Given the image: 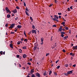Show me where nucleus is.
<instances>
[{
  "instance_id": "1",
  "label": "nucleus",
  "mask_w": 77,
  "mask_h": 77,
  "mask_svg": "<svg viewBox=\"0 0 77 77\" xmlns=\"http://www.w3.org/2000/svg\"><path fill=\"white\" fill-rule=\"evenodd\" d=\"M15 26V24H12L11 26H10L9 27V29H12V28H13V27H14Z\"/></svg>"
},
{
  "instance_id": "2",
  "label": "nucleus",
  "mask_w": 77,
  "mask_h": 77,
  "mask_svg": "<svg viewBox=\"0 0 77 77\" xmlns=\"http://www.w3.org/2000/svg\"><path fill=\"white\" fill-rule=\"evenodd\" d=\"M0 54H1V55H2L3 54H4V55H5V52H3L2 51H1L0 52Z\"/></svg>"
},
{
  "instance_id": "3",
  "label": "nucleus",
  "mask_w": 77,
  "mask_h": 77,
  "mask_svg": "<svg viewBox=\"0 0 77 77\" xmlns=\"http://www.w3.org/2000/svg\"><path fill=\"white\" fill-rule=\"evenodd\" d=\"M5 10L7 11L8 13L10 11V10L9 9H8V7H6L5 8Z\"/></svg>"
},
{
  "instance_id": "4",
  "label": "nucleus",
  "mask_w": 77,
  "mask_h": 77,
  "mask_svg": "<svg viewBox=\"0 0 77 77\" xmlns=\"http://www.w3.org/2000/svg\"><path fill=\"white\" fill-rule=\"evenodd\" d=\"M67 73L68 74H72V71H68L67 72Z\"/></svg>"
},
{
  "instance_id": "5",
  "label": "nucleus",
  "mask_w": 77,
  "mask_h": 77,
  "mask_svg": "<svg viewBox=\"0 0 77 77\" xmlns=\"http://www.w3.org/2000/svg\"><path fill=\"white\" fill-rule=\"evenodd\" d=\"M72 48L74 50H77V45L75 46H73Z\"/></svg>"
},
{
  "instance_id": "6",
  "label": "nucleus",
  "mask_w": 77,
  "mask_h": 77,
  "mask_svg": "<svg viewBox=\"0 0 77 77\" xmlns=\"http://www.w3.org/2000/svg\"><path fill=\"white\" fill-rule=\"evenodd\" d=\"M58 31H60V32H62V26H60V28L58 29Z\"/></svg>"
},
{
  "instance_id": "7",
  "label": "nucleus",
  "mask_w": 77,
  "mask_h": 77,
  "mask_svg": "<svg viewBox=\"0 0 77 77\" xmlns=\"http://www.w3.org/2000/svg\"><path fill=\"white\" fill-rule=\"evenodd\" d=\"M32 33H35H35H36V31H35V30H32Z\"/></svg>"
},
{
  "instance_id": "8",
  "label": "nucleus",
  "mask_w": 77,
  "mask_h": 77,
  "mask_svg": "<svg viewBox=\"0 0 77 77\" xmlns=\"http://www.w3.org/2000/svg\"><path fill=\"white\" fill-rule=\"evenodd\" d=\"M36 76H38V77H40L41 76H40V74H39V73H37L35 74Z\"/></svg>"
},
{
  "instance_id": "9",
  "label": "nucleus",
  "mask_w": 77,
  "mask_h": 77,
  "mask_svg": "<svg viewBox=\"0 0 77 77\" xmlns=\"http://www.w3.org/2000/svg\"><path fill=\"white\" fill-rule=\"evenodd\" d=\"M52 19H53V21H57V22H58L59 21V20H58L56 19L52 18Z\"/></svg>"
},
{
  "instance_id": "10",
  "label": "nucleus",
  "mask_w": 77,
  "mask_h": 77,
  "mask_svg": "<svg viewBox=\"0 0 77 77\" xmlns=\"http://www.w3.org/2000/svg\"><path fill=\"white\" fill-rule=\"evenodd\" d=\"M12 12L13 13H17V9H15L14 10H13Z\"/></svg>"
},
{
  "instance_id": "11",
  "label": "nucleus",
  "mask_w": 77,
  "mask_h": 77,
  "mask_svg": "<svg viewBox=\"0 0 77 77\" xmlns=\"http://www.w3.org/2000/svg\"><path fill=\"white\" fill-rule=\"evenodd\" d=\"M54 18L55 19H59V17H58L57 16V15H54Z\"/></svg>"
},
{
  "instance_id": "12",
  "label": "nucleus",
  "mask_w": 77,
  "mask_h": 77,
  "mask_svg": "<svg viewBox=\"0 0 77 77\" xmlns=\"http://www.w3.org/2000/svg\"><path fill=\"white\" fill-rule=\"evenodd\" d=\"M17 28L19 29H21V26L20 25H18L17 26Z\"/></svg>"
},
{
  "instance_id": "13",
  "label": "nucleus",
  "mask_w": 77,
  "mask_h": 77,
  "mask_svg": "<svg viewBox=\"0 0 77 77\" xmlns=\"http://www.w3.org/2000/svg\"><path fill=\"white\" fill-rule=\"evenodd\" d=\"M10 47L11 48H13V45L12 44H11L10 45Z\"/></svg>"
},
{
  "instance_id": "14",
  "label": "nucleus",
  "mask_w": 77,
  "mask_h": 77,
  "mask_svg": "<svg viewBox=\"0 0 77 77\" xmlns=\"http://www.w3.org/2000/svg\"><path fill=\"white\" fill-rule=\"evenodd\" d=\"M37 48V46H35L33 48L34 50H36Z\"/></svg>"
},
{
  "instance_id": "15",
  "label": "nucleus",
  "mask_w": 77,
  "mask_h": 77,
  "mask_svg": "<svg viewBox=\"0 0 77 77\" xmlns=\"http://www.w3.org/2000/svg\"><path fill=\"white\" fill-rule=\"evenodd\" d=\"M27 56V55H26V54H24L23 56V58H26Z\"/></svg>"
},
{
  "instance_id": "16",
  "label": "nucleus",
  "mask_w": 77,
  "mask_h": 77,
  "mask_svg": "<svg viewBox=\"0 0 77 77\" xmlns=\"http://www.w3.org/2000/svg\"><path fill=\"white\" fill-rule=\"evenodd\" d=\"M25 13L28 16H29V13H28V12H27V11H26Z\"/></svg>"
},
{
  "instance_id": "17",
  "label": "nucleus",
  "mask_w": 77,
  "mask_h": 77,
  "mask_svg": "<svg viewBox=\"0 0 77 77\" xmlns=\"http://www.w3.org/2000/svg\"><path fill=\"white\" fill-rule=\"evenodd\" d=\"M11 17V15L10 14H8L7 15V18H9Z\"/></svg>"
},
{
  "instance_id": "18",
  "label": "nucleus",
  "mask_w": 77,
  "mask_h": 77,
  "mask_svg": "<svg viewBox=\"0 0 77 77\" xmlns=\"http://www.w3.org/2000/svg\"><path fill=\"white\" fill-rule=\"evenodd\" d=\"M41 42H43V41H44V38H41Z\"/></svg>"
},
{
  "instance_id": "19",
  "label": "nucleus",
  "mask_w": 77,
  "mask_h": 77,
  "mask_svg": "<svg viewBox=\"0 0 77 77\" xmlns=\"http://www.w3.org/2000/svg\"><path fill=\"white\" fill-rule=\"evenodd\" d=\"M19 53H22V50H21V49H19Z\"/></svg>"
},
{
  "instance_id": "20",
  "label": "nucleus",
  "mask_w": 77,
  "mask_h": 77,
  "mask_svg": "<svg viewBox=\"0 0 77 77\" xmlns=\"http://www.w3.org/2000/svg\"><path fill=\"white\" fill-rule=\"evenodd\" d=\"M44 75H47V74L46 73V71H45L43 74Z\"/></svg>"
},
{
  "instance_id": "21",
  "label": "nucleus",
  "mask_w": 77,
  "mask_h": 77,
  "mask_svg": "<svg viewBox=\"0 0 77 77\" xmlns=\"http://www.w3.org/2000/svg\"><path fill=\"white\" fill-rule=\"evenodd\" d=\"M64 40H65L66 39H67V38H68V36H66L64 37Z\"/></svg>"
},
{
  "instance_id": "22",
  "label": "nucleus",
  "mask_w": 77,
  "mask_h": 77,
  "mask_svg": "<svg viewBox=\"0 0 77 77\" xmlns=\"http://www.w3.org/2000/svg\"><path fill=\"white\" fill-rule=\"evenodd\" d=\"M54 75H55V76H57V74L56 72H54Z\"/></svg>"
},
{
  "instance_id": "23",
  "label": "nucleus",
  "mask_w": 77,
  "mask_h": 77,
  "mask_svg": "<svg viewBox=\"0 0 77 77\" xmlns=\"http://www.w3.org/2000/svg\"><path fill=\"white\" fill-rule=\"evenodd\" d=\"M64 28L65 29H66V30H68L69 29V28H68V27H67L65 26Z\"/></svg>"
},
{
  "instance_id": "24",
  "label": "nucleus",
  "mask_w": 77,
  "mask_h": 77,
  "mask_svg": "<svg viewBox=\"0 0 77 77\" xmlns=\"http://www.w3.org/2000/svg\"><path fill=\"white\" fill-rule=\"evenodd\" d=\"M34 69H32V70H31V72H32V73H33V72H34Z\"/></svg>"
},
{
  "instance_id": "25",
  "label": "nucleus",
  "mask_w": 77,
  "mask_h": 77,
  "mask_svg": "<svg viewBox=\"0 0 77 77\" xmlns=\"http://www.w3.org/2000/svg\"><path fill=\"white\" fill-rule=\"evenodd\" d=\"M52 6H53V4H51L49 6V8H50V7H51Z\"/></svg>"
},
{
  "instance_id": "26",
  "label": "nucleus",
  "mask_w": 77,
  "mask_h": 77,
  "mask_svg": "<svg viewBox=\"0 0 77 77\" xmlns=\"http://www.w3.org/2000/svg\"><path fill=\"white\" fill-rule=\"evenodd\" d=\"M52 27H56L57 26H56V25H54L52 26Z\"/></svg>"
},
{
  "instance_id": "27",
  "label": "nucleus",
  "mask_w": 77,
  "mask_h": 77,
  "mask_svg": "<svg viewBox=\"0 0 77 77\" xmlns=\"http://www.w3.org/2000/svg\"><path fill=\"white\" fill-rule=\"evenodd\" d=\"M22 48L23 49H26V46H24Z\"/></svg>"
},
{
  "instance_id": "28",
  "label": "nucleus",
  "mask_w": 77,
  "mask_h": 77,
  "mask_svg": "<svg viewBox=\"0 0 77 77\" xmlns=\"http://www.w3.org/2000/svg\"><path fill=\"white\" fill-rule=\"evenodd\" d=\"M65 66L66 67H68V64H66L65 65Z\"/></svg>"
},
{
  "instance_id": "29",
  "label": "nucleus",
  "mask_w": 77,
  "mask_h": 77,
  "mask_svg": "<svg viewBox=\"0 0 77 77\" xmlns=\"http://www.w3.org/2000/svg\"><path fill=\"white\" fill-rule=\"evenodd\" d=\"M30 19H31L32 21H33V19L32 18V17H30Z\"/></svg>"
},
{
  "instance_id": "30",
  "label": "nucleus",
  "mask_w": 77,
  "mask_h": 77,
  "mask_svg": "<svg viewBox=\"0 0 77 77\" xmlns=\"http://www.w3.org/2000/svg\"><path fill=\"white\" fill-rule=\"evenodd\" d=\"M51 72H51V71H49V75H51Z\"/></svg>"
},
{
  "instance_id": "31",
  "label": "nucleus",
  "mask_w": 77,
  "mask_h": 77,
  "mask_svg": "<svg viewBox=\"0 0 77 77\" xmlns=\"http://www.w3.org/2000/svg\"><path fill=\"white\" fill-rule=\"evenodd\" d=\"M50 55V53H47L46 55V56H49Z\"/></svg>"
},
{
  "instance_id": "32",
  "label": "nucleus",
  "mask_w": 77,
  "mask_h": 77,
  "mask_svg": "<svg viewBox=\"0 0 77 77\" xmlns=\"http://www.w3.org/2000/svg\"><path fill=\"white\" fill-rule=\"evenodd\" d=\"M27 41H28V40L26 38L24 40V41H26V42H27Z\"/></svg>"
},
{
  "instance_id": "33",
  "label": "nucleus",
  "mask_w": 77,
  "mask_h": 77,
  "mask_svg": "<svg viewBox=\"0 0 77 77\" xmlns=\"http://www.w3.org/2000/svg\"><path fill=\"white\" fill-rule=\"evenodd\" d=\"M31 77H35V75H34V74H32V75H31Z\"/></svg>"
},
{
  "instance_id": "34",
  "label": "nucleus",
  "mask_w": 77,
  "mask_h": 77,
  "mask_svg": "<svg viewBox=\"0 0 77 77\" xmlns=\"http://www.w3.org/2000/svg\"><path fill=\"white\" fill-rule=\"evenodd\" d=\"M64 75H65L66 76L68 75V72H67V73H65Z\"/></svg>"
},
{
  "instance_id": "35",
  "label": "nucleus",
  "mask_w": 77,
  "mask_h": 77,
  "mask_svg": "<svg viewBox=\"0 0 77 77\" xmlns=\"http://www.w3.org/2000/svg\"><path fill=\"white\" fill-rule=\"evenodd\" d=\"M59 61V60H58L57 61H56L55 63H57V62Z\"/></svg>"
},
{
  "instance_id": "36",
  "label": "nucleus",
  "mask_w": 77,
  "mask_h": 77,
  "mask_svg": "<svg viewBox=\"0 0 77 77\" xmlns=\"http://www.w3.org/2000/svg\"><path fill=\"white\" fill-rule=\"evenodd\" d=\"M65 24V22H63L62 23H61V24Z\"/></svg>"
},
{
  "instance_id": "37",
  "label": "nucleus",
  "mask_w": 77,
  "mask_h": 77,
  "mask_svg": "<svg viewBox=\"0 0 77 77\" xmlns=\"http://www.w3.org/2000/svg\"><path fill=\"white\" fill-rule=\"evenodd\" d=\"M26 11H27V12H29V10H28V8H27V7L26 9Z\"/></svg>"
},
{
  "instance_id": "38",
  "label": "nucleus",
  "mask_w": 77,
  "mask_h": 77,
  "mask_svg": "<svg viewBox=\"0 0 77 77\" xmlns=\"http://www.w3.org/2000/svg\"><path fill=\"white\" fill-rule=\"evenodd\" d=\"M59 68H60V66H58L57 67V69H59Z\"/></svg>"
},
{
  "instance_id": "39",
  "label": "nucleus",
  "mask_w": 77,
  "mask_h": 77,
  "mask_svg": "<svg viewBox=\"0 0 77 77\" xmlns=\"http://www.w3.org/2000/svg\"><path fill=\"white\" fill-rule=\"evenodd\" d=\"M17 44H18L19 45H20V41L18 42H17Z\"/></svg>"
},
{
  "instance_id": "40",
  "label": "nucleus",
  "mask_w": 77,
  "mask_h": 77,
  "mask_svg": "<svg viewBox=\"0 0 77 77\" xmlns=\"http://www.w3.org/2000/svg\"><path fill=\"white\" fill-rule=\"evenodd\" d=\"M27 64H28V65H31V63H28Z\"/></svg>"
},
{
  "instance_id": "41",
  "label": "nucleus",
  "mask_w": 77,
  "mask_h": 77,
  "mask_svg": "<svg viewBox=\"0 0 77 77\" xmlns=\"http://www.w3.org/2000/svg\"><path fill=\"white\" fill-rule=\"evenodd\" d=\"M22 69L23 70H24V69H26V68L24 67H22Z\"/></svg>"
},
{
  "instance_id": "42",
  "label": "nucleus",
  "mask_w": 77,
  "mask_h": 77,
  "mask_svg": "<svg viewBox=\"0 0 77 77\" xmlns=\"http://www.w3.org/2000/svg\"><path fill=\"white\" fill-rule=\"evenodd\" d=\"M16 8H17V9H20V8H19L18 6H17Z\"/></svg>"
},
{
  "instance_id": "43",
  "label": "nucleus",
  "mask_w": 77,
  "mask_h": 77,
  "mask_svg": "<svg viewBox=\"0 0 77 77\" xmlns=\"http://www.w3.org/2000/svg\"><path fill=\"white\" fill-rule=\"evenodd\" d=\"M32 29H35V26L32 25Z\"/></svg>"
},
{
  "instance_id": "44",
  "label": "nucleus",
  "mask_w": 77,
  "mask_h": 77,
  "mask_svg": "<svg viewBox=\"0 0 77 77\" xmlns=\"http://www.w3.org/2000/svg\"><path fill=\"white\" fill-rule=\"evenodd\" d=\"M61 34H62V35H63V34H65V32H61Z\"/></svg>"
},
{
  "instance_id": "45",
  "label": "nucleus",
  "mask_w": 77,
  "mask_h": 77,
  "mask_svg": "<svg viewBox=\"0 0 77 77\" xmlns=\"http://www.w3.org/2000/svg\"><path fill=\"white\" fill-rule=\"evenodd\" d=\"M61 37H62V38H63V37L64 36V35H63V34L61 35Z\"/></svg>"
},
{
  "instance_id": "46",
  "label": "nucleus",
  "mask_w": 77,
  "mask_h": 77,
  "mask_svg": "<svg viewBox=\"0 0 77 77\" xmlns=\"http://www.w3.org/2000/svg\"><path fill=\"white\" fill-rule=\"evenodd\" d=\"M24 6H26V4L25 2L24 3Z\"/></svg>"
},
{
  "instance_id": "47",
  "label": "nucleus",
  "mask_w": 77,
  "mask_h": 77,
  "mask_svg": "<svg viewBox=\"0 0 77 77\" xmlns=\"http://www.w3.org/2000/svg\"><path fill=\"white\" fill-rule=\"evenodd\" d=\"M58 14L59 15H62V13H58Z\"/></svg>"
},
{
  "instance_id": "48",
  "label": "nucleus",
  "mask_w": 77,
  "mask_h": 77,
  "mask_svg": "<svg viewBox=\"0 0 77 77\" xmlns=\"http://www.w3.org/2000/svg\"><path fill=\"white\" fill-rule=\"evenodd\" d=\"M17 58H18L20 57V55H17Z\"/></svg>"
},
{
  "instance_id": "49",
  "label": "nucleus",
  "mask_w": 77,
  "mask_h": 77,
  "mask_svg": "<svg viewBox=\"0 0 77 77\" xmlns=\"http://www.w3.org/2000/svg\"><path fill=\"white\" fill-rule=\"evenodd\" d=\"M15 32H11V34H14Z\"/></svg>"
},
{
  "instance_id": "50",
  "label": "nucleus",
  "mask_w": 77,
  "mask_h": 77,
  "mask_svg": "<svg viewBox=\"0 0 77 77\" xmlns=\"http://www.w3.org/2000/svg\"><path fill=\"white\" fill-rule=\"evenodd\" d=\"M23 33L24 35H25V36H26V32H25V31H24Z\"/></svg>"
},
{
  "instance_id": "51",
  "label": "nucleus",
  "mask_w": 77,
  "mask_h": 77,
  "mask_svg": "<svg viewBox=\"0 0 77 77\" xmlns=\"http://www.w3.org/2000/svg\"><path fill=\"white\" fill-rule=\"evenodd\" d=\"M75 55V54L74 53L72 54V56H74Z\"/></svg>"
},
{
  "instance_id": "52",
  "label": "nucleus",
  "mask_w": 77,
  "mask_h": 77,
  "mask_svg": "<svg viewBox=\"0 0 77 77\" xmlns=\"http://www.w3.org/2000/svg\"><path fill=\"white\" fill-rule=\"evenodd\" d=\"M76 66V65H75V64H74L72 66H73V67H75Z\"/></svg>"
},
{
  "instance_id": "53",
  "label": "nucleus",
  "mask_w": 77,
  "mask_h": 77,
  "mask_svg": "<svg viewBox=\"0 0 77 77\" xmlns=\"http://www.w3.org/2000/svg\"><path fill=\"white\" fill-rule=\"evenodd\" d=\"M18 17H17L16 18H15V20H18Z\"/></svg>"
},
{
  "instance_id": "54",
  "label": "nucleus",
  "mask_w": 77,
  "mask_h": 77,
  "mask_svg": "<svg viewBox=\"0 0 77 77\" xmlns=\"http://www.w3.org/2000/svg\"><path fill=\"white\" fill-rule=\"evenodd\" d=\"M19 42L20 43H21V44H22V43H23V42L21 41H19Z\"/></svg>"
},
{
  "instance_id": "55",
  "label": "nucleus",
  "mask_w": 77,
  "mask_h": 77,
  "mask_svg": "<svg viewBox=\"0 0 77 77\" xmlns=\"http://www.w3.org/2000/svg\"><path fill=\"white\" fill-rule=\"evenodd\" d=\"M19 67H21V64H19Z\"/></svg>"
},
{
  "instance_id": "56",
  "label": "nucleus",
  "mask_w": 77,
  "mask_h": 77,
  "mask_svg": "<svg viewBox=\"0 0 77 77\" xmlns=\"http://www.w3.org/2000/svg\"><path fill=\"white\" fill-rule=\"evenodd\" d=\"M21 41H24V39L23 38L21 39Z\"/></svg>"
},
{
  "instance_id": "57",
  "label": "nucleus",
  "mask_w": 77,
  "mask_h": 77,
  "mask_svg": "<svg viewBox=\"0 0 77 77\" xmlns=\"http://www.w3.org/2000/svg\"><path fill=\"white\" fill-rule=\"evenodd\" d=\"M54 2L55 3H57V1L56 0H54Z\"/></svg>"
},
{
  "instance_id": "58",
  "label": "nucleus",
  "mask_w": 77,
  "mask_h": 77,
  "mask_svg": "<svg viewBox=\"0 0 77 77\" xmlns=\"http://www.w3.org/2000/svg\"><path fill=\"white\" fill-rule=\"evenodd\" d=\"M72 52H71L70 53V55H72Z\"/></svg>"
},
{
  "instance_id": "59",
  "label": "nucleus",
  "mask_w": 77,
  "mask_h": 77,
  "mask_svg": "<svg viewBox=\"0 0 77 77\" xmlns=\"http://www.w3.org/2000/svg\"><path fill=\"white\" fill-rule=\"evenodd\" d=\"M63 52H65V50H64V49H63Z\"/></svg>"
},
{
  "instance_id": "60",
  "label": "nucleus",
  "mask_w": 77,
  "mask_h": 77,
  "mask_svg": "<svg viewBox=\"0 0 77 77\" xmlns=\"http://www.w3.org/2000/svg\"><path fill=\"white\" fill-rule=\"evenodd\" d=\"M43 42H42V43H41V45H43Z\"/></svg>"
},
{
  "instance_id": "61",
  "label": "nucleus",
  "mask_w": 77,
  "mask_h": 77,
  "mask_svg": "<svg viewBox=\"0 0 77 77\" xmlns=\"http://www.w3.org/2000/svg\"><path fill=\"white\" fill-rule=\"evenodd\" d=\"M8 23H6V25H5V26H6V27H8Z\"/></svg>"
},
{
  "instance_id": "62",
  "label": "nucleus",
  "mask_w": 77,
  "mask_h": 77,
  "mask_svg": "<svg viewBox=\"0 0 77 77\" xmlns=\"http://www.w3.org/2000/svg\"><path fill=\"white\" fill-rule=\"evenodd\" d=\"M70 9H72V6H71L70 8Z\"/></svg>"
},
{
  "instance_id": "63",
  "label": "nucleus",
  "mask_w": 77,
  "mask_h": 77,
  "mask_svg": "<svg viewBox=\"0 0 77 77\" xmlns=\"http://www.w3.org/2000/svg\"><path fill=\"white\" fill-rule=\"evenodd\" d=\"M59 18H61V16H59Z\"/></svg>"
},
{
  "instance_id": "64",
  "label": "nucleus",
  "mask_w": 77,
  "mask_h": 77,
  "mask_svg": "<svg viewBox=\"0 0 77 77\" xmlns=\"http://www.w3.org/2000/svg\"><path fill=\"white\" fill-rule=\"evenodd\" d=\"M74 2H77V0H75Z\"/></svg>"
}]
</instances>
